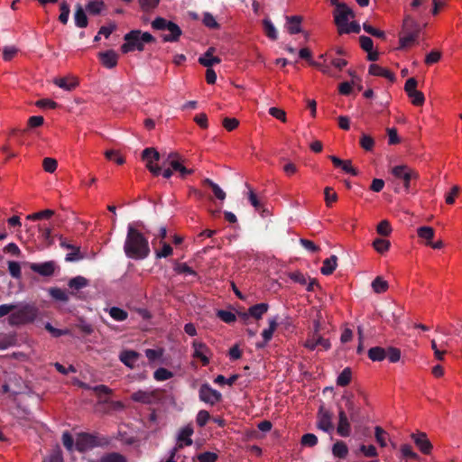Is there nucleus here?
Instances as JSON below:
<instances>
[{"instance_id": "1", "label": "nucleus", "mask_w": 462, "mask_h": 462, "mask_svg": "<svg viewBox=\"0 0 462 462\" xmlns=\"http://www.w3.org/2000/svg\"><path fill=\"white\" fill-rule=\"evenodd\" d=\"M143 229L144 225L141 221L130 223L127 226L124 252L130 259L143 260L150 254L148 238L141 231Z\"/></svg>"}, {"instance_id": "2", "label": "nucleus", "mask_w": 462, "mask_h": 462, "mask_svg": "<svg viewBox=\"0 0 462 462\" xmlns=\"http://www.w3.org/2000/svg\"><path fill=\"white\" fill-rule=\"evenodd\" d=\"M125 43L121 46L123 53H128L134 51H142L144 50L145 43L155 42V38L147 32H142L141 30H132L124 36Z\"/></svg>"}, {"instance_id": "3", "label": "nucleus", "mask_w": 462, "mask_h": 462, "mask_svg": "<svg viewBox=\"0 0 462 462\" xmlns=\"http://www.w3.org/2000/svg\"><path fill=\"white\" fill-rule=\"evenodd\" d=\"M39 315L38 308L32 303L16 304V309L8 317L11 326H21L32 323Z\"/></svg>"}, {"instance_id": "4", "label": "nucleus", "mask_w": 462, "mask_h": 462, "mask_svg": "<svg viewBox=\"0 0 462 462\" xmlns=\"http://www.w3.org/2000/svg\"><path fill=\"white\" fill-rule=\"evenodd\" d=\"M391 173L395 180L402 182L407 193L411 191L414 181L419 178V173L407 165L394 166L392 168Z\"/></svg>"}, {"instance_id": "5", "label": "nucleus", "mask_w": 462, "mask_h": 462, "mask_svg": "<svg viewBox=\"0 0 462 462\" xmlns=\"http://www.w3.org/2000/svg\"><path fill=\"white\" fill-rule=\"evenodd\" d=\"M164 397V391L162 389H153L152 391L139 390L131 395L134 402L143 404H157L160 403Z\"/></svg>"}, {"instance_id": "6", "label": "nucleus", "mask_w": 462, "mask_h": 462, "mask_svg": "<svg viewBox=\"0 0 462 462\" xmlns=\"http://www.w3.org/2000/svg\"><path fill=\"white\" fill-rule=\"evenodd\" d=\"M320 323L319 320L314 321V331L309 336L304 346L310 350H314L317 346H321L324 350H328L331 344L328 339L322 337L319 334Z\"/></svg>"}, {"instance_id": "7", "label": "nucleus", "mask_w": 462, "mask_h": 462, "mask_svg": "<svg viewBox=\"0 0 462 462\" xmlns=\"http://www.w3.org/2000/svg\"><path fill=\"white\" fill-rule=\"evenodd\" d=\"M185 160L177 152H170L167 155L166 161L163 164L168 163L169 166L174 171L180 173V178L184 179L188 175L193 173V169H188L184 165Z\"/></svg>"}, {"instance_id": "8", "label": "nucleus", "mask_w": 462, "mask_h": 462, "mask_svg": "<svg viewBox=\"0 0 462 462\" xmlns=\"http://www.w3.org/2000/svg\"><path fill=\"white\" fill-rule=\"evenodd\" d=\"M160 157L159 152L152 147L145 148L142 152L143 160L146 161V167L154 176H158L162 172V167L154 164L159 162Z\"/></svg>"}, {"instance_id": "9", "label": "nucleus", "mask_w": 462, "mask_h": 462, "mask_svg": "<svg viewBox=\"0 0 462 462\" xmlns=\"http://www.w3.org/2000/svg\"><path fill=\"white\" fill-rule=\"evenodd\" d=\"M199 398L201 402L214 406L222 400V394L213 389L208 383H205L199 387Z\"/></svg>"}, {"instance_id": "10", "label": "nucleus", "mask_w": 462, "mask_h": 462, "mask_svg": "<svg viewBox=\"0 0 462 462\" xmlns=\"http://www.w3.org/2000/svg\"><path fill=\"white\" fill-rule=\"evenodd\" d=\"M418 81L415 78H410L406 80L404 85V90L408 97L411 99V103L414 106H422L425 102L424 94L416 89Z\"/></svg>"}, {"instance_id": "11", "label": "nucleus", "mask_w": 462, "mask_h": 462, "mask_svg": "<svg viewBox=\"0 0 462 462\" xmlns=\"http://www.w3.org/2000/svg\"><path fill=\"white\" fill-rule=\"evenodd\" d=\"M332 418V412L320 405L317 414V428L328 433L331 432L334 430Z\"/></svg>"}, {"instance_id": "12", "label": "nucleus", "mask_w": 462, "mask_h": 462, "mask_svg": "<svg viewBox=\"0 0 462 462\" xmlns=\"http://www.w3.org/2000/svg\"><path fill=\"white\" fill-rule=\"evenodd\" d=\"M411 439L413 440L416 447L419 448V450L425 455L430 454L433 446L429 439L427 434L422 431H417L413 432L411 435Z\"/></svg>"}, {"instance_id": "13", "label": "nucleus", "mask_w": 462, "mask_h": 462, "mask_svg": "<svg viewBox=\"0 0 462 462\" xmlns=\"http://www.w3.org/2000/svg\"><path fill=\"white\" fill-rule=\"evenodd\" d=\"M353 16V11L346 4L337 5L334 11L335 23L338 29L346 26L349 17Z\"/></svg>"}, {"instance_id": "14", "label": "nucleus", "mask_w": 462, "mask_h": 462, "mask_svg": "<svg viewBox=\"0 0 462 462\" xmlns=\"http://www.w3.org/2000/svg\"><path fill=\"white\" fill-rule=\"evenodd\" d=\"M58 268L56 263L54 261H48L44 263H32L30 264V269L43 276V277H50L52 276Z\"/></svg>"}, {"instance_id": "15", "label": "nucleus", "mask_w": 462, "mask_h": 462, "mask_svg": "<svg viewBox=\"0 0 462 462\" xmlns=\"http://www.w3.org/2000/svg\"><path fill=\"white\" fill-rule=\"evenodd\" d=\"M76 448L80 452H84L97 446V438L89 433H80L76 439Z\"/></svg>"}, {"instance_id": "16", "label": "nucleus", "mask_w": 462, "mask_h": 462, "mask_svg": "<svg viewBox=\"0 0 462 462\" xmlns=\"http://www.w3.org/2000/svg\"><path fill=\"white\" fill-rule=\"evenodd\" d=\"M337 431L341 437H348L351 432V427L347 415L341 407L338 409V425Z\"/></svg>"}, {"instance_id": "17", "label": "nucleus", "mask_w": 462, "mask_h": 462, "mask_svg": "<svg viewBox=\"0 0 462 462\" xmlns=\"http://www.w3.org/2000/svg\"><path fill=\"white\" fill-rule=\"evenodd\" d=\"M98 57L103 66L107 69L115 68L118 61V54L113 50L99 52Z\"/></svg>"}, {"instance_id": "18", "label": "nucleus", "mask_w": 462, "mask_h": 462, "mask_svg": "<svg viewBox=\"0 0 462 462\" xmlns=\"http://www.w3.org/2000/svg\"><path fill=\"white\" fill-rule=\"evenodd\" d=\"M420 24L412 19L410 15H407L402 23V34H412V35H418L420 34Z\"/></svg>"}, {"instance_id": "19", "label": "nucleus", "mask_w": 462, "mask_h": 462, "mask_svg": "<svg viewBox=\"0 0 462 462\" xmlns=\"http://www.w3.org/2000/svg\"><path fill=\"white\" fill-rule=\"evenodd\" d=\"M277 326H278L277 318L269 319V328L266 329H263V331L262 332V337L263 338V342L257 343L256 344L257 348H263L266 346V344L272 339L273 332L275 331Z\"/></svg>"}, {"instance_id": "20", "label": "nucleus", "mask_w": 462, "mask_h": 462, "mask_svg": "<svg viewBox=\"0 0 462 462\" xmlns=\"http://www.w3.org/2000/svg\"><path fill=\"white\" fill-rule=\"evenodd\" d=\"M139 357L140 354L134 350H124L119 355V360L130 368H134Z\"/></svg>"}, {"instance_id": "21", "label": "nucleus", "mask_w": 462, "mask_h": 462, "mask_svg": "<svg viewBox=\"0 0 462 462\" xmlns=\"http://www.w3.org/2000/svg\"><path fill=\"white\" fill-rule=\"evenodd\" d=\"M214 51L215 48H208L207 51L199 58V64L206 68H210L215 64L220 63L221 60L218 57L213 56Z\"/></svg>"}, {"instance_id": "22", "label": "nucleus", "mask_w": 462, "mask_h": 462, "mask_svg": "<svg viewBox=\"0 0 462 462\" xmlns=\"http://www.w3.org/2000/svg\"><path fill=\"white\" fill-rule=\"evenodd\" d=\"M83 387L88 390L93 391L102 402H107L106 397L112 394V390L105 384H99L96 386H89L83 384Z\"/></svg>"}, {"instance_id": "23", "label": "nucleus", "mask_w": 462, "mask_h": 462, "mask_svg": "<svg viewBox=\"0 0 462 462\" xmlns=\"http://www.w3.org/2000/svg\"><path fill=\"white\" fill-rule=\"evenodd\" d=\"M170 33L169 34H162V41L165 42H177L180 38V36L181 35L182 32L180 28V26L178 24H176L175 23L173 22H171L169 24H168V27L167 29Z\"/></svg>"}, {"instance_id": "24", "label": "nucleus", "mask_w": 462, "mask_h": 462, "mask_svg": "<svg viewBox=\"0 0 462 462\" xmlns=\"http://www.w3.org/2000/svg\"><path fill=\"white\" fill-rule=\"evenodd\" d=\"M194 432L193 428L190 425H187L181 428L178 434V444H182L183 446H191L193 441L191 439V436Z\"/></svg>"}, {"instance_id": "25", "label": "nucleus", "mask_w": 462, "mask_h": 462, "mask_svg": "<svg viewBox=\"0 0 462 462\" xmlns=\"http://www.w3.org/2000/svg\"><path fill=\"white\" fill-rule=\"evenodd\" d=\"M286 29L290 34H295L301 32L300 23L302 17L300 15L286 16Z\"/></svg>"}, {"instance_id": "26", "label": "nucleus", "mask_w": 462, "mask_h": 462, "mask_svg": "<svg viewBox=\"0 0 462 462\" xmlns=\"http://www.w3.org/2000/svg\"><path fill=\"white\" fill-rule=\"evenodd\" d=\"M74 21L76 26L79 28H86L88 24V16L85 13V10L79 4L75 6Z\"/></svg>"}, {"instance_id": "27", "label": "nucleus", "mask_w": 462, "mask_h": 462, "mask_svg": "<svg viewBox=\"0 0 462 462\" xmlns=\"http://www.w3.org/2000/svg\"><path fill=\"white\" fill-rule=\"evenodd\" d=\"M369 73L374 76L383 77L392 82H393L395 80V75L393 72H391L389 69L383 68L377 64H371L369 66Z\"/></svg>"}, {"instance_id": "28", "label": "nucleus", "mask_w": 462, "mask_h": 462, "mask_svg": "<svg viewBox=\"0 0 462 462\" xmlns=\"http://www.w3.org/2000/svg\"><path fill=\"white\" fill-rule=\"evenodd\" d=\"M192 346L194 348V356L199 358L203 365H208L209 359L205 356V353L208 351V346L204 343L197 341H194Z\"/></svg>"}, {"instance_id": "29", "label": "nucleus", "mask_w": 462, "mask_h": 462, "mask_svg": "<svg viewBox=\"0 0 462 462\" xmlns=\"http://www.w3.org/2000/svg\"><path fill=\"white\" fill-rule=\"evenodd\" d=\"M268 310L269 305L267 303L262 302L251 306L248 309V311L251 318L258 320L262 319V317L268 311Z\"/></svg>"}, {"instance_id": "30", "label": "nucleus", "mask_w": 462, "mask_h": 462, "mask_svg": "<svg viewBox=\"0 0 462 462\" xmlns=\"http://www.w3.org/2000/svg\"><path fill=\"white\" fill-rule=\"evenodd\" d=\"M337 266V257L336 255H331L328 258H326L323 261V265L320 269V273L323 275H330L336 270Z\"/></svg>"}, {"instance_id": "31", "label": "nucleus", "mask_w": 462, "mask_h": 462, "mask_svg": "<svg viewBox=\"0 0 462 462\" xmlns=\"http://www.w3.org/2000/svg\"><path fill=\"white\" fill-rule=\"evenodd\" d=\"M203 185L208 186L211 188L214 195L219 200H224L226 199V192L213 180L208 178L203 180Z\"/></svg>"}, {"instance_id": "32", "label": "nucleus", "mask_w": 462, "mask_h": 462, "mask_svg": "<svg viewBox=\"0 0 462 462\" xmlns=\"http://www.w3.org/2000/svg\"><path fill=\"white\" fill-rule=\"evenodd\" d=\"M418 236L426 241V245H430L434 238L435 231L430 226H420L417 229Z\"/></svg>"}, {"instance_id": "33", "label": "nucleus", "mask_w": 462, "mask_h": 462, "mask_svg": "<svg viewBox=\"0 0 462 462\" xmlns=\"http://www.w3.org/2000/svg\"><path fill=\"white\" fill-rule=\"evenodd\" d=\"M105 8V4L101 0H89L86 5V11L90 14L97 15Z\"/></svg>"}, {"instance_id": "34", "label": "nucleus", "mask_w": 462, "mask_h": 462, "mask_svg": "<svg viewBox=\"0 0 462 462\" xmlns=\"http://www.w3.org/2000/svg\"><path fill=\"white\" fill-rule=\"evenodd\" d=\"M368 357L374 361H383L386 358V351L381 346H374L368 350Z\"/></svg>"}, {"instance_id": "35", "label": "nucleus", "mask_w": 462, "mask_h": 462, "mask_svg": "<svg viewBox=\"0 0 462 462\" xmlns=\"http://www.w3.org/2000/svg\"><path fill=\"white\" fill-rule=\"evenodd\" d=\"M248 188V200L250 204L254 208L256 211H261L263 208L262 199L256 195V193L246 184Z\"/></svg>"}, {"instance_id": "36", "label": "nucleus", "mask_w": 462, "mask_h": 462, "mask_svg": "<svg viewBox=\"0 0 462 462\" xmlns=\"http://www.w3.org/2000/svg\"><path fill=\"white\" fill-rule=\"evenodd\" d=\"M54 83L59 88H60L64 90H68V91L72 90L78 85V82L75 79H69L67 78L55 79Z\"/></svg>"}, {"instance_id": "37", "label": "nucleus", "mask_w": 462, "mask_h": 462, "mask_svg": "<svg viewBox=\"0 0 462 462\" xmlns=\"http://www.w3.org/2000/svg\"><path fill=\"white\" fill-rule=\"evenodd\" d=\"M49 294L54 300L61 302H68L69 300L68 293L64 290L58 287L50 288Z\"/></svg>"}, {"instance_id": "38", "label": "nucleus", "mask_w": 462, "mask_h": 462, "mask_svg": "<svg viewBox=\"0 0 462 462\" xmlns=\"http://www.w3.org/2000/svg\"><path fill=\"white\" fill-rule=\"evenodd\" d=\"M332 453L337 457L345 458L348 454V448L343 441H337L333 445Z\"/></svg>"}, {"instance_id": "39", "label": "nucleus", "mask_w": 462, "mask_h": 462, "mask_svg": "<svg viewBox=\"0 0 462 462\" xmlns=\"http://www.w3.org/2000/svg\"><path fill=\"white\" fill-rule=\"evenodd\" d=\"M69 287L71 290L79 291L88 285V281L83 276H76L70 279L68 282Z\"/></svg>"}, {"instance_id": "40", "label": "nucleus", "mask_w": 462, "mask_h": 462, "mask_svg": "<svg viewBox=\"0 0 462 462\" xmlns=\"http://www.w3.org/2000/svg\"><path fill=\"white\" fill-rule=\"evenodd\" d=\"M352 378V371L351 368L346 367L343 369V371L339 374V375L337 378V384L338 386H346L350 383Z\"/></svg>"}, {"instance_id": "41", "label": "nucleus", "mask_w": 462, "mask_h": 462, "mask_svg": "<svg viewBox=\"0 0 462 462\" xmlns=\"http://www.w3.org/2000/svg\"><path fill=\"white\" fill-rule=\"evenodd\" d=\"M263 25L266 36L271 40H276L278 38V32L272 21L268 18L263 19Z\"/></svg>"}, {"instance_id": "42", "label": "nucleus", "mask_w": 462, "mask_h": 462, "mask_svg": "<svg viewBox=\"0 0 462 462\" xmlns=\"http://www.w3.org/2000/svg\"><path fill=\"white\" fill-rule=\"evenodd\" d=\"M343 399H346V408L349 413L350 420L353 421L356 420L359 414V409L356 407L351 397L343 396Z\"/></svg>"}, {"instance_id": "43", "label": "nucleus", "mask_w": 462, "mask_h": 462, "mask_svg": "<svg viewBox=\"0 0 462 462\" xmlns=\"http://www.w3.org/2000/svg\"><path fill=\"white\" fill-rule=\"evenodd\" d=\"M372 288L376 293H383L388 289V282L378 276L372 282Z\"/></svg>"}, {"instance_id": "44", "label": "nucleus", "mask_w": 462, "mask_h": 462, "mask_svg": "<svg viewBox=\"0 0 462 462\" xmlns=\"http://www.w3.org/2000/svg\"><path fill=\"white\" fill-rule=\"evenodd\" d=\"M373 246L380 254L387 252L391 246L390 241L383 238H376L373 242Z\"/></svg>"}, {"instance_id": "45", "label": "nucleus", "mask_w": 462, "mask_h": 462, "mask_svg": "<svg viewBox=\"0 0 462 462\" xmlns=\"http://www.w3.org/2000/svg\"><path fill=\"white\" fill-rule=\"evenodd\" d=\"M109 315L116 321H124L127 319V311L118 307H112L109 310Z\"/></svg>"}, {"instance_id": "46", "label": "nucleus", "mask_w": 462, "mask_h": 462, "mask_svg": "<svg viewBox=\"0 0 462 462\" xmlns=\"http://www.w3.org/2000/svg\"><path fill=\"white\" fill-rule=\"evenodd\" d=\"M60 14L59 15V21L62 24H67L70 14L69 5L67 2H61L60 5Z\"/></svg>"}, {"instance_id": "47", "label": "nucleus", "mask_w": 462, "mask_h": 462, "mask_svg": "<svg viewBox=\"0 0 462 462\" xmlns=\"http://www.w3.org/2000/svg\"><path fill=\"white\" fill-rule=\"evenodd\" d=\"M300 444L303 447H315L318 444V438L313 433H306L301 437Z\"/></svg>"}, {"instance_id": "48", "label": "nucleus", "mask_w": 462, "mask_h": 462, "mask_svg": "<svg viewBox=\"0 0 462 462\" xmlns=\"http://www.w3.org/2000/svg\"><path fill=\"white\" fill-rule=\"evenodd\" d=\"M172 376H173V373L166 368H163V367L158 368L153 373V378L156 381H165V380L171 378Z\"/></svg>"}, {"instance_id": "49", "label": "nucleus", "mask_w": 462, "mask_h": 462, "mask_svg": "<svg viewBox=\"0 0 462 462\" xmlns=\"http://www.w3.org/2000/svg\"><path fill=\"white\" fill-rule=\"evenodd\" d=\"M173 270L177 273H185V274L194 275V276L197 275V273L192 268L188 266V264L185 263H176L174 264Z\"/></svg>"}, {"instance_id": "50", "label": "nucleus", "mask_w": 462, "mask_h": 462, "mask_svg": "<svg viewBox=\"0 0 462 462\" xmlns=\"http://www.w3.org/2000/svg\"><path fill=\"white\" fill-rule=\"evenodd\" d=\"M386 435L387 432L380 426L374 428V436L377 443L382 447L386 446Z\"/></svg>"}, {"instance_id": "51", "label": "nucleus", "mask_w": 462, "mask_h": 462, "mask_svg": "<svg viewBox=\"0 0 462 462\" xmlns=\"http://www.w3.org/2000/svg\"><path fill=\"white\" fill-rule=\"evenodd\" d=\"M101 462H127V460L125 456L116 452H112L103 456Z\"/></svg>"}, {"instance_id": "52", "label": "nucleus", "mask_w": 462, "mask_h": 462, "mask_svg": "<svg viewBox=\"0 0 462 462\" xmlns=\"http://www.w3.org/2000/svg\"><path fill=\"white\" fill-rule=\"evenodd\" d=\"M360 30H361V28H360V25L358 23L351 22L350 23H346V26L339 28L338 32L340 34L350 33V32L359 33Z\"/></svg>"}, {"instance_id": "53", "label": "nucleus", "mask_w": 462, "mask_h": 462, "mask_svg": "<svg viewBox=\"0 0 462 462\" xmlns=\"http://www.w3.org/2000/svg\"><path fill=\"white\" fill-rule=\"evenodd\" d=\"M217 316L222 321H224L227 324L232 323V322L236 321V316L235 313L229 311V310H218L217 313Z\"/></svg>"}, {"instance_id": "54", "label": "nucleus", "mask_w": 462, "mask_h": 462, "mask_svg": "<svg viewBox=\"0 0 462 462\" xmlns=\"http://www.w3.org/2000/svg\"><path fill=\"white\" fill-rule=\"evenodd\" d=\"M418 37H419L418 35L401 33L400 40H399L400 48L405 49V48L409 47L412 42H414L417 40Z\"/></svg>"}, {"instance_id": "55", "label": "nucleus", "mask_w": 462, "mask_h": 462, "mask_svg": "<svg viewBox=\"0 0 462 462\" xmlns=\"http://www.w3.org/2000/svg\"><path fill=\"white\" fill-rule=\"evenodd\" d=\"M363 29L365 32H367L368 34H371L372 36H374V37H377L380 39H385V32L383 31L374 28L372 25H370L367 23H365L363 24Z\"/></svg>"}, {"instance_id": "56", "label": "nucleus", "mask_w": 462, "mask_h": 462, "mask_svg": "<svg viewBox=\"0 0 462 462\" xmlns=\"http://www.w3.org/2000/svg\"><path fill=\"white\" fill-rule=\"evenodd\" d=\"M35 106L43 109H55L58 107V103L49 98L39 99L35 102Z\"/></svg>"}, {"instance_id": "57", "label": "nucleus", "mask_w": 462, "mask_h": 462, "mask_svg": "<svg viewBox=\"0 0 462 462\" xmlns=\"http://www.w3.org/2000/svg\"><path fill=\"white\" fill-rule=\"evenodd\" d=\"M54 215V211L51 209H45L42 211H39L36 213H33L32 215L27 216V219L30 220H39L42 218H50Z\"/></svg>"}, {"instance_id": "58", "label": "nucleus", "mask_w": 462, "mask_h": 462, "mask_svg": "<svg viewBox=\"0 0 462 462\" xmlns=\"http://www.w3.org/2000/svg\"><path fill=\"white\" fill-rule=\"evenodd\" d=\"M300 244L301 245V246L304 249H306L307 251H309L312 254H316L320 251V247L319 245H315L312 241H310L309 239L300 238Z\"/></svg>"}, {"instance_id": "59", "label": "nucleus", "mask_w": 462, "mask_h": 462, "mask_svg": "<svg viewBox=\"0 0 462 462\" xmlns=\"http://www.w3.org/2000/svg\"><path fill=\"white\" fill-rule=\"evenodd\" d=\"M376 231L379 235L387 236L392 232V227L388 220H382L376 227Z\"/></svg>"}, {"instance_id": "60", "label": "nucleus", "mask_w": 462, "mask_h": 462, "mask_svg": "<svg viewBox=\"0 0 462 462\" xmlns=\"http://www.w3.org/2000/svg\"><path fill=\"white\" fill-rule=\"evenodd\" d=\"M360 145L365 151H371L374 145V140L368 134H363L360 138Z\"/></svg>"}, {"instance_id": "61", "label": "nucleus", "mask_w": 462, "mask_h": 462, "mask_svg": "<svg viewBox=\"0 0 462 462\" xmlns=\"http://www.w3.org/2000/svg\"><path fill=\"white\" fill-rule=\"evenodd\" d=\"M197 458L199 462H216L218 458V455L214 452L206 451L199 454Z\"/></svg>"}, {"instance_id": "62", "label": "nucleus", "mask_w": 462, "mask_h": 462, "mask_svg": "<svg viewBox=\"0 0 462 462\" xmlns=\"http://www.w3.org/2000/svg\"><path fill=\"white\" fill-rule=\"evenodd\" d=\"M42 166L45 171L52 173L56 171L58 162L53 158L46 157L43 159Z\"/></svg>"}, {"instance_id": "63", "label": "nucleus", "mask_w": 462, "mask_h": 462, "mask_svg": "<svg viewBox=\"0 0 462 462\" xmlns=\"http://www.w3.org/2000/svg\"><path fill=\"white\" fill-rule=\"evenodd\" d=\"M105 156L107 160L115 161L117 164L122 165L125 163V159L115 150H107L105 152Z\"/></svg>"}, {"instance_id": "64", "label": "nucleus", "mask_w": 462, "mask_h": 462, "mask_svg": "<svg viewBox=\"0 0 462 462\" xmlns=\"http://www.w3.org/2000/svg\"><path fill=\"white\" fill-rule=\"evenodd\" d=\"M210 419V414L206 410H200L196 417V422L199 427H204Z\"/></svg>"}]
</instances>
